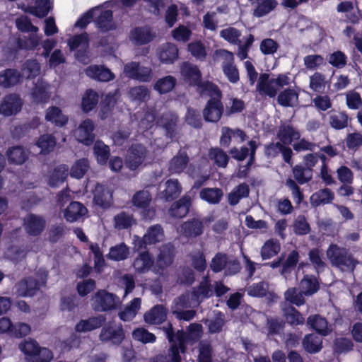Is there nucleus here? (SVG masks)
<instances>
[{
	"instance_id": "nucleus-1",
	"label": "nucleus",
	"mask_w": 362,
	"mask_h": 362,
	"mask_svg": "<svg viewBox=\"0 0 362 362\" xmlns=\"http://www.w3.org/2000/svg\"><path fill=\"white\" fill-rule=\"evenodd\" d=\"M205 88L207 89L202 94L209 96V99L203 109V117L206 122L217 123L224 113L223 93L216 84H206Z\"/></svg>"
},
{
	"instance_id": "nucleus-2",
	"label": "nucleus",
	"mask_w": 362,
	"mask_h": 362,
	"mask_svg": "<svg viewBox=\"0 0 362 362\" xmlns=\"http://www.w3.org/2000/svg\"><path fill=\"white\" fill-rule=\"evenodd\" d=\"M162 329L170 344L168 354L165 355L167 357V362H182L180 352L182 354L186 352L189 336L183 329H178L175 332L173 325L170 322L163 326Z\"/></svg>"
},
{
	"instance_id": "nucleus-3",
	"label": "nucleus",
	"mask_w": 362,
	"mask_h": 362,
	"mask_svg": "<svg viewBox=\"0 0 362 362\" xmlns=\"http://www.w3.org/2000/svg\"><path fill=\"white\" fill-rule=\"evenodd\" d=\"M327 256L332 265L343 272H353L358 264L349 250L331 243L327 250Z\"/></svg>"
},
{
	"instance_id": "nucleus-4",
	"label": "nucleus",
	"mask_w": 362,
	"mask_h": 362,
	"mask_svg": "<svg viewBox=\"0 0 362 362\" xmlns=\"http://www.w3.org/2000/svg\"><path fill=\"white\" fill-rule=\"evenodd\" d=\"M276 84L279 87H284L289 84V78L286 74H279L276 78H269V74H261L257 88L259 93H264L269 98H274L277 94V89L272 86Z\"/></svg>"
},
{
	"instance_id": "nucleus-5",
	"label": "nucleus",
	"mask_w": 362,
	"mask_h": 362,
	"mask_svg": "<svg viewBox=\"0 0 362 362\" xmlns=\"http://www.w3.org/2000/svg\"><path fill=\"white\" fill-rule=\"evenodd\" d=\"M92 307L95 311L107 312L115 310L119 303L117 295L110 293L105 289L97 291L92 299Z\"/></svg>"
},
{
	"instance_id": "nucleus-6",
	"label": "nucleus",
	"mask_w": 362,
	"mask_h": 362,
	"mask_svg": "<svg viewBox=\"0 0 362 362\" xmlns=\"http://www.w3.org/2000/svg\"><path fill=\"white\" fill-rule=\"evenodd\" d=\"M148 150L141 144H134L127 151L124 160L126 167L130 170H136L145 161Z\"/></svg>"
},
{
	"instance_id": "nucleus-7",
	"label": "nucleus",
	"mask_w": 362,
	"mask_h": 362,
	"mask_svg": "<svg viewBox=\"0 0 362 362\" xmlns=\"http://www.w3.org/2000/svg\"><path fill=\"white\" fill-rule=\"evenodd\" d=\"M124 339L125 332L121 325L119 326L113 324L105 325L99 335V339L102 342H110L116 346L120 345Z\"/></svg>"
},
{
	"instance_id": "nucleus-8",
	"label": "nucleus",
	"mask_w": 362,
	"mask_h": 362,
	"mask_svg": "<svg viewBox=\"0 0 362 362\" xmlns=\"http://www.w3.org/2000/svg\"><path fill=\"white\" fill-rule=\"evenodd\" d=\"M178 116L172 112H163L156 120V124L165 131L166 138L173 140L177 134Z\"/></svg>"
},
{
	"instance_id": "nucleus-9",
	"label": "nucleus",
	"mask_w": 362,
	"mask_h": 362,
	"mask_svg": "<svg viewBox=\"0 0 362 362\" xmlns=\"http://www.w3.org/2000/svg\"><path fill=\"white\" fill-rule=\"evenodd\" d=\"M47 222L42 216L28 214L23 219V228L25 233L33 237L40 235L46 228Z\"/></svg>"
},
{
	"instance_id": "nucleus-10",
	"label": "nucleus",
	"mask_w": 362,
	"mask_h": 362,
	"mask_svg": "<svg viewBox=\"0 0 362 362\" xmlns=\"http://www.w3.org/2000/svg\"><path fill=\"white\" fill-rule=\"evenodd\" d=\"M224 61L221 64L222 70L227 79L232 83H236L240 80L239 71L234 63V56L231 52L221 50Z\"/></svg>"
},
{
	"instance_id": "nucleus-11",
	"label": "nucleus",
	"mask_w": 362,
	"mask_h": 362,
	"mask_svg": "<svg viewBox=\"0 0 362 362\" xmlns=\"http://www.w3.org/2000/svg\"><path fill=\"white\" fill-rule=\"evenodd\" d=\"M182 74L185 79L191 84L197 86L201 89V93L206 90V84H214L213 82L206 81H202V73L197 66L191 64H186L182 66Z\"/></svg>"
},
{
	"instance_id": "nucleus-12",
	"label": "nucleus",
	"mask_w": 362,
	"mask_h": 362,
	"mask_svg": "<svg viewBox=\"0 0 362 362\" xmlns=\"http://www.w3.org/2000/svg\"><path fill=\"white\" fill-rule=\"evenodd\" d=\"M204 222L197 218H192L183 222L180 227V234L187 239L196 238L204 233Z\"/></svg>"
},
{
	"instance_id": "nucleus-13",
	"label": "nucleus",
	"mask_w": 362,
	"mask_h": 362,
	"mask_svg": "<svg viewBox=\"0 0 362 362\" xmlns=\"http://www.w3.org/2000/svg\"><path fill=\"white\" fill-rule=\"evenodd\" d=\"M38 280L33 276H28L20 280L16 284V293L21 297H33L40 290Z\"/></svg>"
},
{
	"instance_id": "nucleus-14",
	"label": "nucleus",
	"mask_w": 362,
	"mask_h": 362,
	"mask_svg": "<svg viewBox=\"0 0 362 362\" xmlns=\"http://www.w3.org/2000/svg\"><path fill=\"white\" fill-rule=\"evenodd\" d=\"M93 202L103 209L110 208L113 203L112 191L98 183L93 191Z\"/></svg>"
},
{
	"instance_id": "nucleus-15",
	"label": "nucleus",
	"mask_w": 362,
	"mask_h": 362,
	"mask_svg": "<svg viewBox=\"0 0 362 362\" xmlns=\"http://www.w3.org/2000/svg\"><path fill=\"white\" fill-rule=\"evenodd\" d=\"M1 114L4 116L16 115L22 108V101L17 94H8L6 95L0 105Z\"/></svg>"
},
{
	"instance_id": "nucleus-16",
	"label": "nucleus",
	"mask_w": 362,
	"mask_h": 362,
	"mask_svg": "<svg viewBox=\"0 0 362 362\" xmlns=\"http://www.w3.org/2000/svg\"><path fill=\"white\" fill-rule=\"evenodd\" d=\"M306 324L310 329L323 337L327 336L332 332L327 320L319 314L309 315L306 320Z\"/></svg>"
},
{
	"instance_id": "nucleus-17",
	"label": "nucleus",
	"mask_w": 362,
	"mask_h": 362,
	"mask_svg": "<svg viewBox=\"0 0 362 362\" xmlns=\"http://www.w3.org/2000/svg\"><path fill=\"white\" fill-rule=\"evenodd\" d=\"M94 129L93 122L90 119H86L78 127L77 140L86 146L92 145L95 138Z\"/></svg>"
},
{
	"instance_id": "nucleus-18",
	"label": "nucleus",
	"mask_w": 362,
	"mask_h": 362,
	"mask_svg": "<svg viewBox=\"0 0 362 362\" xmlns=\"http://www.w3.org/2000/svg\"><path fill=\"white\" fill-rule=\"evenodd\" d=\"M106 321V317L98 315L88 317L86 320H81L75 326L77 332H87L101 327Z\"/></svg>"
},
{
	"instance_id": "nucleus-19",
	"label": "nucleus",
	"mask_w": 362,
	"mask_h": 362,
	"mask_svg": "<svg viewBox=\"0 0 362 362\" xmlns=\"http://www.w3.org/2000/svg\"><path fill=\"white\" fill-rule=\"evenodd\" d=\"M168 310L163 305H156L144 314V320L150 325H160L167 319Z\"/></svg>"
},
{
	"instance_id": "nucleus-20",
	"label": "nucleus",
	"mask_w": 362,
	"mask_h": 362,
	"mask_svg": "<svg viewBox=\"0 0 362 362\" xmlns=\"http://www.w3.org/2000/svg\"><path fill=\"white\" fill-rule=\"evenodd\" d=\"M191 204V198L186 195L183 196L173 203L169 209V214L173 218H182L189 213Z\"/></svg>"
},
{
	"instance_id": "nucleus-21",
	"label": "nucleus",
	"mask_w": 362,
	"mask_h": 362,
	"mask_svg": "<svg viewBox=\"0 0 362 362\" xmlns=\"http://www.w3.org/2000/svg\"><path fill=\"white\" fill-rule=\"evenodd\" d=\"M45 120L57 127L66 126L69 122L68 116L63 114L62 110L57 106L49 107L45 113Z\"/></svg>"
},
{
	"instance_id": "nucleus-22",
	"label": "nucleus",
	"mask_w": 362,
	"mask_h": 362,
	"mask_svg": "<svg viewBox=\"0 0 362 362\" xmlns=\"http://www.w3.org/2000/svg\"><path fill=\"white\" fill-rule=\"evenodd\" d=\"M154 264V259L148 251L139 253L133 262L135 271L139 274L148 272Z\"/></svg>"
},
{
	"instance_id": "nucleus-23",
	"label": "nucleus",
	"mask_w": 362,
	"mask_h": 362,
	"mask_svg": "<svg viewBox=\"0 0 362 362\" xmlns=\"http://www.w3.org/2000/svg\"><path fill=\"white\" fill-rule=\"evenodd\" d=\"M86 73L88 76L99 81L108 82L115 78L114 74L103 66H90L86 69Z\"/></svg>"
},
{
	"instance_id": "nucleus-24",
	"label": "nucleus",
	"mask_w": 362,
	"mask_h": 362,
	"mask_svg": "<svg viewBox=\"0 0 362 362\" xmlns=\"http://www.w3.org/2000/svg\"><path fill=\"white\" fill-rule=\"evenodd\" d=\"M88 212L87 209L79 202H71L64 210V216L69 222H74Z\"/></svg>"
},
{
	"instance_id": "nucleus-25",
	"label": "nucleus",
	"mask_w": 362,
	"mask_h": 362,
	"mask_svg": "<svg viewBox=\"0 0 362 362\" xmlns=\"http://www.w3.org/2000/svg\"><path fill=\"white\" fill-rule=\"evenodd\" d=\"M21 72L16 69H6L0 72V86L10 88L17 85L22 79Z\"/></svg>"
},
{
	"instance_id": "nucleus-26",
	"label": "nucleus",
	"mask_w": 362,
	"mask_h": 362,
	"mask_svg": "<svg viewBox=\"0 0 362 362\" xmlns=\"http://www.w3.org/2000/svg\"><path fill=\"white\" fill-rule=\"evenodd\" d=\"M302 346L308 354H317L322 349V339L313 333L307 334L302 339Z\"/></svg>"
},
{
	"instance_id": "nucleus-27",
	"label": "nucleus",
	"mask_w": 362,
	"mask_h": 362,
	"mask_svg": "<svg viewBox=\"0 0 362 362\" xmlns=\"http://www.w3.org/2000/svg\"><path fill=\"white\" fill-rule=\"evenodd\" d=\"M130 38L136 44L143 45L151 42L155 35L149 28L136 27L130 32Z\"/></svg>"
},
{
	"instance_id": "nucleus-28",
	"label": "nucleus",
	"mask_w": 362,
	"mask_h": 362,
	"mask_svg": "<svg viewBox=\"0 0 362 362\" xmlns=\"http://www.w3.org/2000/svg\"><path fill=\"white\" fill-rule=\"evenodd\" d=\"M10 164L22 165L28 159V153L22 146H13L6 152Z\"/></svg>"
},
{
	"instance_id": "nucleus-29",
	"label": "nucleus",
	"mask_w": 362,
	"mask_h": 362,
	"mask_svg": "<svg viewBox=\"0 0 362 362\" xmlns=\"http://www.w3.org/2000/svg\"><path fill=\"white\" fill-rule=\"evenodd\" d=\"M277 137L280 143L291 144L293 140H298L300 137V132L291 124H283L279 127Z\"/></svg>"
},
{
	"instance_id": "nucleus-30",
	"label": "nucleus",
	"mask_w": 362,
	"mask_h": 362,
	"mask_svg": "<svg viewBox=\"0 0 362 362\" xmlns=\"http://www.w3.org/2000/svg\"><path fill=\"white\" fill-rule=\"evenodd\" d=\"M334 199V192L329 188H324L314 192L310 198V202L313 206L317 207L331 203Z\"/></svg>"
},
{
	"instance_id": "nucleus-31",
	"label": "nucleus",
	"mask_w": 362,
	"mask_h": 362,
	"mask_svg": "<svg viewBox=\"0 0 362 362\" xmlns=\"http://www.w3.org/2000/svg\"><path fill=\"white\" fill-rule=\"evenodd\" d=\"M175 248L171 244L163 245L160 250L157 257V263L160 268L164 269L170 266L174 261Z\"/></svg>"
},
{
	"instance_id": "nucleus-32",
	"label": "nucleus",
	"mask_w": 362,
	"mask_h": 362,
	"mask_svg": "<svg viewBox=\"0 0 362 362\" xmlns=\"http://www.w3.org/2000/svg\"><path fill=\"white\" fill-rule=\"evenodd\" d=\"M159 59L165 64H173L178 58L177 47L170 42L162 45L158 52Z\"/></svg>"
},
{
	"instance_id": "nucleus-33",
	"label": "nucleus",
	"mask_w": 362,
	"mask_h": 362,
	"mask_svg": "<svg viewBox=\"0 0 362 362\" xmlns=\"http://www.w3.org/2000/svg\"><path fill=\"white\" fill-rule=\"evenodd\" d=\"M283 314L286 322L293 327L303 325L305 322L303 314L293 306L284 308Z\"/></svg>"
},
{
	"instance_id": "nucleus-34",
	"label": "nucleus",
	"mask_w": 362,
	"mask_h": 362,
	"mask_svg": "<svg viewBox=\"0 0 362 362\" xmlns=\"http://www.w3.org/2000/svg\"><path fill=\"white\" fill-rule=\"evenodd\" d=\"M117 103L115 93H109L102 98L100 103L99 117L102 120L106 119L112 113Z\"/></svg>"
},
{
	"instance_id": "nucleus-35",
	"label": "nucleus",
	"mask_w": 362,
	"mask_h": 362,
	"mask_svg": "<svg viewBox=\"0 0 362 362\" xmlns=\"http://www.w3.org/2000/svg\"><path fill=\"white\" fill-rule=\"evenodd\" d=\"M281 250L279 240L276 238H270L265 241L261 247L260 255L262 259H269L275 257Z\"/></svg>"
},
{
	"instance_id": "nucleus-36",
	"label": "nucleus",
	"mask_w": 362,
	"mask_h": 362,
	"mask_svg": "<svg viewBox=\"0 0 362 362\" xmlns=\"http://www.w3.org/2000/svg\"><path fill=\"white\" fill-rule=\"evenodd\" d=\"M99 100V95L98 93L90 88L87 89L81 100V110L84 113H89L94 110Z\"/></svg>"
},
{
	"instance_id": "nucleus-37",
	"label": "nucleus",
	"mask_w": 362,
	"mask_h": 362,
	"mask_svg": "<svg viewBox=\"0 0 362 362\" xmlns=\"http://www.w3.org/2000/svg\"><path fill=\"white\" fill-rule=\"evenodd\" d=\"M189 163V156L187 152L180 149L177 154L174 156L170 161L169 169L175 173L182 172Z\"/></svg>"
},
{
	"instance_id": "nucleus-38",
	"label": "nucleus",
	"mask_w": 362,
	"mask_h": 362,
	"mask_svg": "<svg viewBox=\"0 0 362 362\" xmlns=\"http://www.w3.org/2000/svg\"><path fill=\"white\" fill-rule=\"evenodd\" d=\"M112 20V11L111 10H105L98 16L95 23L102 32H108L116 29V25Z\"/></svg>"
},
{
	"instance_id": "nucleus-39",
	"label": "nucleus",
	"mask_w": 362,
	"mask_h": 362,
	"mask_svg": "<svg viewBox=\"0 0 362 362\" xmlns=\"http://www.w3.org/2000/svg\"><path fill=\"white\" fill-rule=\"evenodd\" d=\"M182 192V187L177 179H169L165 182V189L163 196L165 201L170 202L177 199Z\"/></svg>"
},
{
	"instance_id": "nucleus-40",
	"label": "nucleus",
	"mask_w": 362,
	"mask_h": 362,
	"mask_svg": "<svg viewBox=\"0 0 362 362\" xmlns=\"http://www.w3.org/2000/svg\"><path fill=\"white\" fill-rule=\"evenodd\" d=\"M292 173L296 182L301 185L308 183L313 179V173L310 168L300 164H297L292 168Z\"/></svg>"
},
{
	"instance_id": "nucleus-41",
	"label": "nucleus",
	"mask_w": 362,
	"mask_h": 362,
	"mask_svg": "<svg viewBox=\"0 0 362 362\" xmlns=\"http://www.w3.org/2000/svg\"><path fill=\"white\" fill-rule=\"evenodd\" d=\"M93 153L100 165H106L110 156V149L103 141L97 140L93 146Z\"/></svg>"
},
{
	"instance_id": "nucleus-42",
	"label": "nucleus",
	"mask_w": 362,
	"mask_h": 362,
	"mask_svg": "<svg viewBox=\"0 0 362 362\" xmlns=\"http://www.w3.org/2000/svg\"><path fill=\"white\" fill-rule=\"evenodd\" d=\"M57 145V139L51 134L40 135L36 141V146L40 148V153L48 154L52 152Z\"/></svg>"
},
{
	"instance_id": "nucleus-43",
	"label": "nucleus",
	"mask_w": 362,
	"mask_h": 362,
	"mask_svg": "<svg viewBox=\"0 0 362 362\" xmlns=\"http://www.w3.org/2000/svg\"><path fill=\"white\" fill-rule=\"evenodd\" d=\"M308 259L317 273L325 271L327 266L322 251L319 248H312L308 252Z\"/></svg>"
},
{
	"instance_id": "nucleus-44",
	"label": "nucleus",
	"mask_w": 362,
	"mask_h": 362,
	"mask_svg": "<svg viewBox=\"0 0 362 362\" xmlns=\"http://www.w3.org/2000/svg\"><path fill=\"white\" fill-rule=\"evenodd\" d=\"M129 249L124 243H121L110 248L107 259L113 261H123L128 258Z\"/></svg>"
},
{
	"instance_id": "nucleus-45",
	"label": "nucleus",
	"mask_w": 362,
	"mask_h": 362,
	"mask_svg": "<svg viewBox=\"0 0 362 362\" xmlns=\"http://www.w3.org/2000/svg\"><path fill=\"white\" fill-rule=\"evenodd\" d=\"M300 287L305 296H311L320 289V284L314 275H304L300 281Z\"/></svg>"
},
{
	"instance_id": "nucleus-46",
	"label": "nucleus",
	"mask_w": 362,
	"mask_h": 362,
	"mask_svg": "<svg viewBox=\"0 0 362 362\" xmlns=\"http://www.w3.org/2000/svg\"><path fill=\"white\" fill-rule=\"evenodd\" d=\"M200 198L211 204H218L223 196V193L220 188H203L199 193Z\"/></svg>"
},
{
	"instance_id": "nucleus-47",
	"label": "nucleus",
	"mask_w": 362,
	"mask_h": 362,
	"mask_svg": "<svg viewBox=\"0 0 362 362\" xmlns=\"http://www.w3.org/2000/svg\"><path fill=\"white\" fill-rule=\"evenodd\" d=\"M51 8L49 0H36L35 6H30L27 12L39 18H42L48 15Z\"/></svg>"
},
{
	"instance_id": "nucleus-48",
	"label": "nucleus",
	"mask_w": 362,
	"mask_h": 362,
	"mask_svg": "<svg viewBox=\"0 0 362 362\" xmlns=\"http://www.w3.org/2000/svg\"><path fill=\"white\" fill-rule=\"evenodd\" d=\"M330 127L336 130H341L347 127L349 117L346 112H334L329 117Z\"/></svg>"
},
{
	"instance_id": "nucleus-49",
	"label": "nucleus",
	"mask_w": 362,
	"mask_h": 362,
	"mask_svg": "<svg viewBox=\"0 0 362 362\" xmlns=\"http://www.w3.org/2000/svg\"><path fill=\"white\" fill-rule=\"evenodd\" d=\"M298 99V93L294 89L288 88L279 93L277 102L282 107H293V101Z\"/></svg>"
},
{
	"instance_id": "nucleus-50",
	"label": "nucleus",
	"mask_w": 362,
	"mask_h": 362,
	"mask_svg": "<svg viewBox=\"0 0 362 362\" xmlns=\"http://www.w3.org/2000/svg\"><path fill=\"white\" fill-rule=\"evenodd\" d=\"M67 177V168L65 165H59L54 168L49 177L48 184L52 187H58L63 183Z\"/></svg>"
},
{
	"instance_id": "nucleus-51",
	"label": "nucleus",
	"mask_w": 362,
	"mask_h": 362,
	"mask_svg": "<svg viewBox=\"0 0 362 362\" xmlns=\"http://www.w3.org/2000/svg\"><path fill=\"white\" fill-rule=\"evenodd\" d=\"M176 85V79L172 76H166L159 78L154 85V89L160 94L171 91Z\"/></svg>"
},
{
	"instance_id": "nucleus-52",
	"label": "nucleus",
	"mask_w": 362,
	"mask_h": 362,
	"mask_svg": "<svg viewBox=\"0 0 362 362\" xmlns=\"http://www.w3.org/2000/svg\"><path fill=\"white\" fill-rule=\"evenodd\" d=\"M327 84L325 76L320 72H315L310 76V88L316 93H323Z\"/></svg>"
},
{
	"instance_id": "nucleus-53",
	"label": "nucleus",
	"mask_w": 362,
	"mask_h": 362,
	"mask_svg": "<svg viewBox=\"0 0 362 362\" xmlns=\"http://www.w3.org/2000/svg\"><path fill=\"white\" fill-rule=\"evenodd\" d=\"M277 5L276 0H262L258 2L257 6L254 10V15L258 18L263 17L274 10Z\"/></svg>"
},
{
	"instance_id": "nucleus-54",
	"label": "nucleus",
	"mask_w": 362,
	"mask_h": 362,
	"mask_svg": "<svg viewBox=\"0 0 362 362\" xmlns=\"http://www.w3.org/2000/svg\"><path fill=\"white\" fill-rule=\"evenodd\" d=\"M89 168V162L87 158L77 160L71 168L70 175L72 177L82 178Z\"/></svg>"
},
{
	"instance_id": "nucleus-55",
	"label": "nucleus",
	"mask_w": 362,
	"mask_h": 362,
	"mask_svg": "<svg viewBox=\"0 0 362 362\" xmlns=\"http://www.w3.org/2000/svg\"><path fill=\"white\" fill-rule=\"evenodd\" d=\"M327 61L333 67L340 69L346 66L348 57L344 52L337 50L329 55Z\"/></svg>"
},
{
	"instance_id": "nucleus-56",
	"label": "nucleus",
	"mask_w": 362,
	"mask_h": 362,
	"mask_svg": "<svg viewBox=\"0 0 362 362\" xmlns=\"http://www.w3.org/2000/svg\"><path fill=\"white\" fill-rule=\"evenodd\" d=\"M68 46L70 50H76L79 47L89 48V37L86 32L75 35L68 40Z\"/></svg>"
},
{
	"instance_id": "nucleus-57",
	"label": "nucleus",
	"mask_w": 362,
	"mask_h": 362,
	"mask_svg": "<svg viewBox=\"0 0 362 362\" xmlns=\"http://www.w3.org/2000/svg\"><path fill=\"white\" fill-rule=\"evenodd\" d=\"M31 97L35 103L40 104L47 103L49 95L47 88L43 84L37 83L32 90Z\"/></svg>"
},
{
	"instance_id": "nucleus-58",
	"label": "nucleus",
	"mask_w": 362,
	"mask_h": 362,
	"mask_svg": "<svg viewBox=\"0 0 362 362\" xmlns=\"http://www.w3.org/2000/svg\"><path fill=\"white\" fill-rule=\"evenodd\" d=\"M151 202V196L148 191H138L132 197V203L134 206L139 209L148 208Z\"/></svg>"
},
{
	"instance_id": "nucleus-59",
	"label": "nucleus",
	"mask_w": 362,
	"mask_h": 362,
	"mask_svg": "<svg viewBox=\"0 0 362 362\" xmlns=\"http://www.w3.org/2000/svg\"><path fill=\"white\" fill-rule=\"evenodd\" d=\"M132 337L143 344L154 343L156 341V335L144 327L136 328L132 332Z\"/></svg>"
},
{
	"instance_id": "nucleus-60",
	"label": "nucleus",
	"mask_w": 362,
	"mask_h": 362,
	"mask_svg": "<svg viewBox=\"0 0 362 362\" xmlns=\"http://www.w3.org/2000/svg\"><path fill=\"white\" fill-rule=\"evenodd\" d=\"M354 348V343L350 339L337 337L333 341V350L337 354L347 353Z\"/></svg>"
},
{
	"instance_id": "nucleus-61",
	"label": "nucleus",
	"mask_w": 362,
	"mask_h": 362,
	"mask_svg": "<svg viewBox=\"0 0 362 362\" xmlns=\"http://www.w3.org/2000/svg\"><path fill=\"white\" fill-rule=\"evenodd\" d=\"M213 348L209 341H200L199 344L198 362H212Z\"/></svg>"
},
{
	"instance_id": "nucleus-62",
	"label": "nucleus",
	"mask_w": 362,
	"mask_h": 362,
	"mask_svg": "<svg viewBox=\"0 0 362 362\" xmlns=\"http://www.w3.org/2000/svg\"><path fill=\"white\" fill-rule=\"evenodd\" d=\"M148 245L155 244L162 240L163 237V229L159 224L151 226L144 235Z\"/></svg>"
},
{
	"instance_id": "nucleus-63",
	"label": "nucleus",
	"mask_w": 362,
	"mask_h": 362,
	"mask_svg": "<svg viewBox=\"0 0 362 362\" xmlns=\"http://www.w3.org/2000/svg\"><path fill=\"white\" fill-rule=\"evenodd\" d=\"M220 36L230 44H240L241 32L234 27L223 29L220 32Z\"/></svg>"
},
{
	"instance_id": "nucleus-64",
	"label": "nucleus",
	"mask_w": 362,
	"mask_h": 362,
	"mask_svg": "<svg viewBox=\"0 0 362 362\" xmlns=\"http://www.w3.org/2000/svg\"><path fill=\"white\" fill-rule=\"evenodd\" d=\"M53 353L47 348L39 347L33 358H28V362H49Z\"/></svg>"
}]
</instances>
